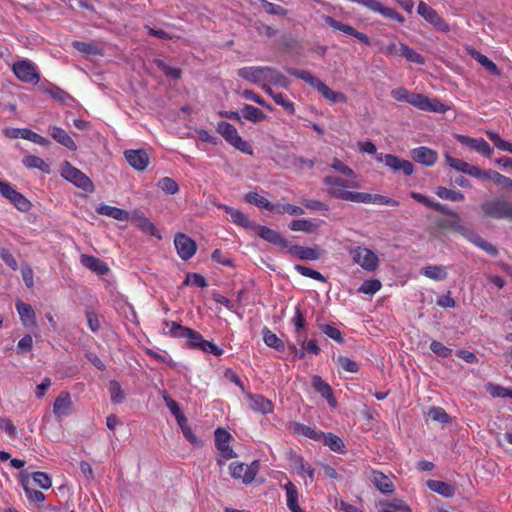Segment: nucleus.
Wrapping results in <instances>:
<instances>
[{
  "mask_svg": "<svg viewBox=\"0 0 512 512\" xmlns=\"http://www.w3.org/2000/svg\"><path fill=\"white\" fill-rule=\"evenodd\" d=\"M245 201L249 204H253L259 208L266 209L272 212L274 209V203L270 202L267 198L259 195L257 192L250 191L245 194Z\"/></svg>",
  "mask_w": 512,
  "mask_h": 512,
  "instance_id": "42",
  "label": "nucleus"
},
{
  "mask_svg": "<svg viewBox=\"0 0 512 512\" xmlns=\"http://www.w3.org/2000/svg\"><path fill=\"white\" fill-rule=\"evenodd\" d=\"M352 258L356 264L366 271H375L378 267L379 259L377 255L366 247H356L352 251Z\"/></svg>",
  "mask_w": 512,
  "mask_h": 512,
  "instance_id": "13",
  "label": "nucleus"
},
{
  "mask_svg": "<svg viewBox=\"0 0 512 512\" xmlns=\"http://www.w3.org/2000/svg\"><path fill=\"white\" fill-rule=\"evenodd\" d=\"M23 164L28 169H38L43 173H50V166L42 158L35 155H27L23 158Z\"/></svg>",
  "mask_w": 512,
  "mask_h": 512,
  "instance_id": "45",
  "label": "nucleus"
},
{
  "mask_svg": "<svg viewBox=\"0 0 512 512\" xmlns=\"http://www.w3.org/2000/svg\"><path fill=\"white\" fill-rule=\"evenodd\" d=\"M271 72L272 67L269 66H251L243 67L237 70L239 77L258 85L268 82V73Z\"/></svg>",
  "mask_w": 512,
  "mask_h": 512,
  "instance_id": "12",
  "label": "nucleus"
},
{
  "mask_svg": "<svg viewBox=\"0 0 512 512\" xmlns=\"http://www.w3.org/2000/svg\"><path fill=\"white\" fill-rule=\"evenodd\" d=\"M321 331L329 338L333 339L338 343H343L344 338L342 332L333 325L324 324L320 326Z\"/></svg>",
  "mask_w": 512,
  "mask_h": 512,
  "instance_id": "63",
  "label": "nucleus"
},
{
  "mask_svg": "<svg viewBox=\"0 0 512 512\" xmlns=\"http://www.w3.org/2000/svg\"><path fill=\"white\" fill-rule=\"evenodd\" d=\"M61 176L84 191L90 192L93 190V183L90 178L68 161L62 164Z\"/></svg>",
  "mask_w": 512,
  "mask_h": 512,
  "instance_id": "8",
  "label": "nucleus"
},
{
  "mask_svg": "<svg viewBox=\"0 0 512 512\" xmlns=\"http://www.w3.org/2000/svg\"><path fill=\"white\" fill-rule=\"evenodd\" d=\"M157 186L164 192L170 195H174L179 191V186L175 180L170 177L161 178Z\"/></svg>",
  "mask_w": 512,
  "mask_h": 512,
  "instance_id": "61",
  "label": "nucleus"
},
{
  "mask_svg": "<svg viewBox=\"0 0 512 512\" xmlns=\"http://www.w3.org/2000/svg\"><path fill=\"white\" fill-rule=\"evenodd\" d=\"M358 147L361 152L375 154L377 162H384L394 172L402 171L405 176H411L414 172L413 164L409 160L400 159L393 154L377 153L376 145L371 141H360Z\"/></svg>",
  "mask_w": 512,
  "mask_h": 512,
  "instance_id": "3",
  "label": "nucleus"
},
{
  "mask_svg": "<svg viewBox=\"0 0 512 512\" xmlns=\"http://www.w3.org/2000/svg\"><path fill=\"white\" fill-rule=\"evenodd\" d=\"M382 287L378 279L365 280L359 288V292L363 294L373 295L378 292Z\"/></svg>",
  "mask_w": 512,
  "mask_h": 512,
  "instance_id": "62",
  "label": "nucleus"
},
{
  "mask_svg": "<svg viewBox=\"0 0 512 512\" xmlns=\"http://www.w3.org/2000/svg\"><path fill=\"white\" fill-rule=\"evenodd\" d=\"M216 131L235 149L248 155L253 154L251 145L242 139L236 127L231 123L226 121H219L217 123Z\"/></svg>",
  "mask_w": 512,
  "mask_h": 512,
  "instance_id": "6",
  "label": "nucleus"
},
{
  "mask_svg": "<svg viewBox=\"0 0 512 512\" xmlns=\"http://www.w3.org/2000/svg\"><path fill=\"white\" fill-rule=\"evenodd\" d=\"M49 133L57 143L66 147L70 151H75L77 149L75 141L63 128L58 126H51L49 128Z\"/></svg>",
  "mask_w": 512,
  "mask_h": 512,
  "instance_id": "28",
  "label": "nucleus"
},
{
  "mask_svg": "<svg viewBox=\"0 0 512 512\" xmlns=\"http://www.w3.org/2000/svg\"><path fill=\"white\" fill-rule=\"evenodd\" d=\"M268 82L272 83L275 86H280L283 88H288L290 86V80L273 67L272 72L268 73Z\"/></svg>",
  "mask_w": 512,
  "mask_h": 512,
  "instance_id": "59",
  "label": "nucleus"
},
{
  "mask_svg": "<svg viewBox=\"0 0 512 512\" xmlns=\"http://www.w3.org/2000/svg\"><path fill=\"white\" fill-rule=\"evenodd\" d=\"M12 71L21 82L37 84L40 81V74L36 64L28 59L15 62L12 66Z\"/></svg>",
  "mask_w": 512,
  "mask_h": 512,
  "instance_id": "9",
  "label": "nucleus"
},
{
  "mask_svg": "<svg viewBox=\"0 0 512 512\" xmlns=\"http://www.w3.org/2000/svg\"><path fill=\"white\" fill-rule=\"evenodd\" d=\"M416 108L422 111L437 113H445L448 110V107L445 104H443L439 99H430L429 97L423 94H420Z\"/></svg>",
  "mask_w": 512,
  "mask_h": 512,
  "instance_id": "26",
  "label": "nucleus"
},
{
  "mask_svg": "<svg viewBox=\"0 0 512 512\" xmlns=\"http://www.w3.org/2000/svg\"><path fill=\"white\" fill-rule=\"evenodd\" d=\"M16 309L24 325H35L36 314L30 304L18 300L16 302Z\"/></svg>",
  "mask_w": 512,
  "mask_h": 512,
  "instance_id": "35",
  "label": "nucleus"
},
{
  "mask_svg": "<svg viewBox=\"0 0 512 512\" xmlns=\"http://www.w3.org/2000/svg\"><path fill=\"white\" fill-rule=\"evenodd\" d=\"M472 57L491 74L497 76L500 75V69L497 67V65L484 54L475 51L472 53Z\"/></svg>",
  "mask_w": 512,
  "mask_h": 512,
  "instance_id": "53",
  "label": "nucleus"
},
{
  "mask_svg": "<svg viewBox=\"0 0 512 512\" xmlns=\"http://www.w3.org/2000/svg\"><path fill=\"white\" fill-rule=\"evenodd\" d=\"M483 216L489 219L512 221V204L504 199H492L481 204Z\"/></svg>",
  "mask_w": 512,
  "mask_h": 512,
  "instance_id": "7",
  "label": "nucleus"
},
{
  "mask_svg": "<svg viewBox=\"0 0 512 512\" xmlns=\"http://www.w3.org/2000/svg\"><path fill=\"white\" fill-rule=\"evenodd\" d=\"M456 139L463 145L477 151L481 155L490 158L493 154V148L483 138H472L467 135H457Z\"/></svg>",
  "mask_w": 512,
  "mask_h": 512,
  "instance_id": "17",
  "label": "nucleus"
},
{
  "mask_svg": "<svg viewBox=\"0 0 512 512\" xmlns=\"http://www.w3.org/2000/svg\"><path fill=\"white\" fill-rule=\"evenodd\" d=\"M163 324L164 335L171 338L186 339L187 348L200 350L204 338L199 332L171 320H164Z\"/></svg>",
  "mask_w": 512,
  "mask_h": 512,
  "instance_id": "5",
  "label": "nucleus"
},
{
  "mask_svg": "<svg viewBox=\"0 0 512 512\" xmlns=\"http://www.w3.org/2000/svg\"><path fill=\"white\" fill-rule=\"evenodd\" d=\"M289 229L292 231L315 233L319 229V223L308 219L292 220L289 223Z\"/></svg>",
  "mask_w": 512,
  "mask_h": 512,
  "instance_id": "40",
  "label": "nucleus"
},
{
  "mask_svg": "<svg viewBox=\"0 0 512 512\" xmlns=\"http://www.w3.org/2000/svg\"><path fill=\"white\" fill-rule=\"evenodd\" d=\"M420 273L434 281H443L447 278L446 268L442 265H428L421 269Z\"/></svg>",
  "mask_w": 512,
  "mask_h": 512,
  "instance_id": "38",
  "label": "nucleus"
},
{
  "mask_svg": "<svg viewBox=\"0 0 512 512\" xmlns=\"http://www.w3.org/2000/svg\"><path fill=\"white\" fill-rule=\"evenodd\" d=\"M241 115L243 118L253 123H260L267 117V115L262 110L250 104H245L242 107Z\"/></svg>",
  "mask_w": 512,
  "mask_h": 512,
  "instance_id": "39",
  "label": "nucleus"
},
{
  "mask_svg": "<svg viewBox=\"0 0 512 512\" xmlns=\"http://www.w3.org/2000/svg\"><path fill=\"white\" fill-rule=\"evenodd\" d=\"M15 137H21L22 139L31 141L40 146H48L50 144V141L48 139L42 137L38 133L28 128L17 130V134L15 135Z\"/></svg>",
  "mask_w": 512,
  "mask_h": 512,
  "instance_id": "46",
  "label": "nucleus"
},
{
  "mask_svg": "<svg viewBox=\"0 0 512 512\" xmlns=\"http://www.w3.org/2000/svg\"><path fill=\"white\" fill-rule=\"evenodd\" d=\"M400 56L411 63L419 65H423L425 63V59L420 53L404 43H400Z\"/></svg>",
  "mask_w": 512,
  "mask_h": 512,
  "instance_id": "47",
  "label": "nucleus"
},
{
  "mask_svg": "<svg viewBox=\"0 0 512 512\" xmlns=\"http://www.w3.org/2000/svg\"><path fill=\"white\" fill-rule=\"evenodd\" d=\"M445 163L456 171L468 174L472 176V169H474V165H470L466 161L458 158H454L449 154H445Z\"/></svg>",
  "mask_w": 512,
  "mask_h": 512,
  "instance_id": "44",
  "label": "nucleus"
},
{
  "mask_svg": "<svg viewBox=\"0 0 512 512\" xmlns=\"http://www.w3.org/2000/svg\"><path fill=\"white\" fill-rule=\"evenodd\" d=\"M486 135L493 142L497 149L512 154V143L502 139L499 133L488 130L486 131Z\"/></svg>",
  "mask_w": 512,
  "mask_h": 512,
  "instance_id": "50",
  "label": "nucleus"
},
{
  "mask_svg": "<svg viewBox=\"0 0 512 512\" xmlns=\"http://www.w3.org/2000/svg\"><path fill=\"white\" fill-rule=\"evenodd\" d=\"M294 467L300 476H307L308 480H305V485L312 484L315 480V469L304 460L302 456H297L294 460Z\"/></svg>",
  "mask_w": 512,
  "mask_h": 512,
  "instance_id": "32",
  "label": "nucleus"
},
{
  "mask_svg": "<svg viewBox=\"0 0 512 512\" xmlns=\"http://www.w3.org/2000/svg\"><path fill=\"white\" fill-rule=\"evenodd\" d=\"M379 510H389L391 512H411L409 505L398 498L381 501Z\"/></svg>",
  "mask_w": 512,
  "mask_h": 512,
  "instance_id": "43",
  "label": "nucleus"
},
{
  "mask_svg": "<svg viewBox=\"0 0 512 512\" xmlns=\"http://www.w3.org/2000/svg\"><path fill=\"white\" fill-rule=\"evenodd\" d=\"M252 5L260 3L262 9L270 15L286 16L287 10L280 5L271 3L267 0H250Z\"/></svg>",
  "mask_w": 512,
  "mask_h": 512,
  "instance_id": "48",
  "label": "nucleus"
},
{
  "mask_svg": "<svg viewBox=\"0 0 512 512\" xmlns=\"http://www.w3.org/2000/svg\"><path fill=\"white\" fill-rule=\"evenodd\" d=\"M288 248L289 253L300 260L316 261L321 256L318 248L304 247L301 245H291Z\"/></svg>",
  "mask_w": 512,
  "mask_h": 512,
  "instance_id": "27",
  "label": "nucleus"
},
{
  "mask_svg": "<svg viewBox=\"0 0 512 512\" xmlns=\"http://www.w3.org/2000/svg\"><path fill=\"white\" fill-rule=\"evenodd\" d=\"M72 46L79 52L86 54V55H102V49L93 44L83 41H73Z\"/></svg>",
  "mask_w": 512,
  "mask_h": 512,
  "instance_id": "51",
  "label": "nucleus"
},
{
  "mask_svg": "<svg viewBox=\"0 0 512 512\" xmlns=\"http://www.w3.org/2000/svg\"><path fill=\"white\" fill-rule=\"evenodd\" d=\"M124 156L129 165L137 171H144L149 164V156L143 149L126 150Z\"/></svg>",
  "mask_w": 512,
  "mask_h": 512,
  "instance_id": "20",
  "label": "nucleus"
},
{
  "mask_svg": "<svg viewBox=\"0 0 512 512\" xmlns=\"http://www.w3.org/2000/svg\"><path fill=\"white\" fill-rule=\"evenodd\" d=\"M322 441L326 446H328L332 451L342 453L344 452V443L340 437L333 433H324V437Z\"/></svg>",
  "mask_w": 512,
  "mask_h": 512,
  "instance_id": "52",
  "label": "nucleus"
},
{
  "mask_svg": "<svg viewBox=\"0 0 512 512\" xmlns=\"http://www.w3.org/2000/svg\"><path fill=\"white\" fill-rule=\"evenodd\" d=\"M391 96L396 101L406 102V103H409L412 106L416 107L420 93L409 92L404 87H398L391 91Z\"/></svg>",
  "mask_w": 512,
  "mask_h": 512,
  "instance_id": "37",
  "label": "nucleus"
},
{
  "mask_svg": "<svg viewBox=\"0 0 512 512\" xmlns=\"http://www.w3.org/2000/svg\"><path fill=\"white\" fill-rule=\"evenodd\" d=\"M287 73L296 78L304 80L311 87L318 90L321 95L332 103H344L347 97L342 92L333 91L322 80L313 76L310 72L296 68H287Z\"/></svg>",
  "mask_w": 512,
  "mask_h": 512,
  "instance_id": "4",
  "label": "nucleus"
},
{
  "mask_svg": "<svg viewBox=\"0 0 512 512\" xmlns=\"http://www.w3.org/2000/svg\"><path fill=\"white\" fill-rule=\"evenodd\" d=\"M425 20L441 32L450 31L449 24L438 14L435 9L428 17L425 18Z\"/></svg>",
  "mask_w": 512,
  "mask_h": 512,
  "instance_id": "56",
  "label": "nucleus"
},
{
  "mask_svg": "<svg viewBox=\"0 0 512 512\" xmlns=\"http://www.w3.org/2000/svg\"><path fill=\"white\" fill-rule=\"evenodd\" d=\"M109 392L111 396V402L114 404L122 403L125 399V394L121 388V385L116 380L109 382Z\"/></svg>",
  "mask_w": 512,
  "mask_h": 512,
  "instance_id": "57",
  "label": "nucleus"
},
{
  "mask_svg": "<svg viewBox=\"0 0 512 512\" xmlns=\"http://www.w3.org/2000/svg\"><path fill=\"white\" fill-rule=\"evenodd\" d=\"M80 261L83 266L98 275H105L109 272L108 265L103 260L95 256L83 254L81 255Z\"/></svg>",
  "mask_w": 512,
  "mask_h": 512,
  "instance_id": "29",
  "label": "nucleus"
},
{
  "mask_svg": "<svg viewBox=\"0 0 512 512\" xmlns=\"http://www.w3.org/2000/svg\"><path fill=\"white\" fill-rule=\"evenodd\" d=\"M231 434L223 428L215 430V446L219 450L224 459H231L236 457L235 452L230 447Z\"/></svg>",
  "mask_w": 512,
  "mask_h": 512,
  "instance_id": "19",
  "label": "nucleus"
},
{
  "mask_svg": "<svg viewBox=\"0 0 512 512\" xmlns=\"http://www.w3.org/2000/svg\"><path fill=\"white\" fill-rule=\"evenodd\" d=\"M411 157L417 163H420L426 167H431L437 162L438 154L435 150L429 147L421 146L412 149Z\"/></svg>",
  "mask_w": 512,
  "mask_h": 512,
  "instance_id": "21",
  "label": "nucleus"
},
{
  "mask_svg": "<svg viewBox=\"0 0 512 512\" xmlns=\"http://www.w3.org/2000/svg\"><path fill=\"white\" fill-rule=\"evenodd\" d=\"M410 197L415 201L425 205L426 207L432 208L442 214L452 217V219L437 218L435 223L438 229L453 230L461 234L463 237H467L471 229L465 227L460 223L459 214L457 212L449 209L446 205H443L439 202H434L427 196L418 192H411Z\"/></svg>",
  "mask_w": 512,
  "mask_h": 512,
  "instance_id": "2",
  "label": "nucleus"
},
{
  "mask_svg": "<svg viewBox=\"0 0 512 512\" xmlns=\"http://www.w3.org/2000/svg\"><path fill=\"white\" fill-rule=\"evenodd\" d=\"M295 270L301 274L302 276L311 278L316 281L320 282H326L327 278L321 274L319 271H316L310 267L304 266V265H295Z\"/></svg>",
  "mask_w": 512,
  "mask_h": 512,
  "instance_id": "58",
  "label": "nucleus"
},
{
  "mask_svg": "<svg viewBox=\"0 0 512 512\" xmlns=\"http://www.w3.org/2000/svg\"><path fill=\"white\" fill-rule=\"evenodd\" d=\"M0 195L8 199L19 211L28 212L32 204L20 192H18L9 182L0 179Z\"/></svg>",
  "mask_w": 512,
  "mask_h": 512,
  "instance_id": "11",
  "label": "nucleus"
},
{
  "mask_svg": "<svg viewBox=\"0 0 512 512\" xmlns=\"http://www.w3.org/2000/svg\"><path fill=\"white\" fill-rule=\"evenodd\" d=\"M22 485H23V489L25 491L26 497L30 502L42 503L45 500V495L43 494V492L31 488L29 486L28 481H23Z\"/></svg>",
  "mask_w": 512,
  "mask_h": 512,
  "instance_id": "60",
  "label": "nucleus"
},
{
  "mask_svg": "<svg viewBox=\"0 0 512 512\" xmlns=\"http://www.w3.org/2000/svg\"><path fill=\"white\" fill-rule=\"evenodd\" d=\"M291 431L294 435L304 436L314 441L321 442L324 437V432L317 430L315 427L307 426L305 424L294 422L291 425Z\"/></svg>",
  "mask_w": 512,
  "mask_h": 512,
  "instance_id": "25",
  "label": "nucleus"
},
{
  "mask_svg": "<svg viewBox=\"0 0 512 512\" xmlns=\"http://www.w3.org/2000/svg\"><path fill=\"white\" fill-rule=\"evenodd\" d=\"M259 462L253 461L251 464H245L242 462H232L229 465L230 475L234 479H240L244 484H250L254 481L256 475L259 472Z\"/></svg>",
  "mask_w": 512,
  "mask_h": 512,
  "instance_id": "10",
  "label": "nucleus"
},
{
  "mask_svg": "<svg viewBox=\"0 0 512 512\" xmlns=\"http://www.w3.org/2000/svg\"><path fill=\"white\" fill-rule=\"evenodd\" d=\"M436 195L444 200H450V201H462L464 200L465 196L462 192L448 189L443 186H439L436 188L435 191Z\"/></svg>",
  "mask_w": 512,
  "mask_h": 512,
  "instance_id": "54",
  "label": "nucleus"
},
{
  "mask_svg": "<svg viewBox=\"0 0 512 512\" xmlns=\"http://www.w3.org/2000/svg\"><path fill=\"white\" fill-rule=\"evenodd\" d=\"M285 492H286V498H287V507L291 512H305L298 503V490L296 486L291 482L288 481L283 486Z\"/></svg>",
  "mask_w": 512,
  "mask_h": 512,
  "instance_id": "34",
  "label": "nucleus"
},
{
  "mask_svg": "<svg viewBox=\"0 0 512 512\" xmlns=\"http://www.w3.org/2000/svg\"><path fill=\"white\" fill-rule=\"evenodd\" d=\"M133 221L142 232L156 237L157 239H162V235L160 234L157 227L143 214L135 216Z\"/></svg>",
  "mask_w": 512,
  "mask_h": 512,
  "instance_id": "36",
  "label": "nucleus"
},
{
  "mask_svg": "<svg viewBox=\"0 0 512 512\" xmlns=\"http://www.w3.org/2000/svg\"><path fill=\"white\" fill-rule=\"evenodd\" d=\"M174 246L178 256L183 261L191 259L197 251L196 242L184 233H177L175 235Z\"/></svg>",
  "mask_w": 512,
  "mask_h": 512,
  "instance_id": "14",
  "label": "nucleus"
},
{
  "mask_svg": "<svg viewBox=\"0 0 512 512\" xmlns=\"http://www.w3.org/2000/svg\"><path fill=\"white\" fill-rule=\"evenodd\" d=\"M339 366L346 372L357 373L359 371V364L346 356H339L337 359Z\"/></svg>",
  "mask_w": 512,
  "mask_h": 512,
  "instance_id": "64",
  "label": "nucleus"
},
{
  "mask_svg": "<svg viewBox=\"0 0 512 512\" xmlns=\"http://www.w3.org/2000/svg\"><path fill=\"white\" fill-rule=\"evenodd\" d=\"M72 408L71 396L68 392L60 393L53 404L54 415L61 420L64 416L69 415Z\"/></svg>",
  "mask_w": 512,
  "mask_h": 512,
  "instance_id": "23",
  "label": "nucleus"
},
{
  "mask_svg": "<svg viewBox=\"0 0 512 512\" xmlns=\"http://www.w3.org/2000/svg\"><path fill=\"white\" fill-rule=\"evenodd\" d=\"M428 487L444 497H451L454 494V487L446 482L439 480H430L428 482Z\"/></svg>",
  "mask_w": 512,
  "mask_h": 512,
  "instance_id": "49",
  "label": "nucleus"
},
{
  "mask_svg": "<svg viewBox=\"0 0 512 512\" xmlns=\"http://www.w3.org/2000/svg\"><path fill=\"white\" fill-rule=\"evenodd\" d=\"M323 184L327 187L326 193L335 199L355 203L388 205L393 207L399 206L397 200L387 196L349 191V187H357V184H350L347 179H343L339 176L327 175L323 178Z\"/></svg>",
  "mask_w": 512,
  "mask_h": 512,
  "instance_id": "1",
  "label": "nucleus"
},
{
  "mask_svg": "<svg viewBox=\"0 0 512 512\" xmlns=\"http://www.w3.org/2000/svg\"><path fill=\"white\" fill-rule=\"evenodd\" d=\"M312 387L318 392L323 398H325L331 407H336L337 401L334 397L332 387L322 379L319 375L312 377Z\"/></svg>",
  "mask_w": 512,
  "mask_h": 512,
  "instance_id": "22",
  "label": "nucleus"
},
{
  "mask_svg": "<svg viewBox=\"0 0 512 512\" xmlns=\"http://www.w3.org/2000/svg\"><path fill=\"white\" fill-rule=\"evenodd\" d=\"M96 212L100 215L108 216L118 221L129 220V212L115 206L101 204L96 208Z\"/></svg>",
  "mask_w": 512,
  "mask_h": 512,
  "instance_id": "31",
  "label": "nucleus"
},
{
  "mask_svg": "<svg viewBox=\"0 0 512 512\" xmlns=\"http://www.w3.org/2000/svg\"><path fill=\"white\" fill-rule=\"evenodd\" d=\"M324 20H325V23L327 25H329L330 27H332L333 29L339 30V31H341V32H343V33H345V34H347L349 36H352V37L356 38L357 40H359L360 42H362L366 46H370L371 45L370 38L366 34L357 31L351 25L344 24V23L336 20L335 18H333L331 16H325Z\"/></svg>",
  "mask_w": 512,
  "mask_h": 512,
  "instance_id": "15",
  "label": "nucleus"
},
{
  "mask_svg": "<svg viewBox=\"0 0 512 512\" xmlns=\"http://www.w3.org/2000/svg\"><path fill=\"white\" fill-rule=\"evenodd\" d=\"M262 336L264 343L270 347L275 349L278 352H283L285 350L284 342L269 328L264 327L262 329Z\"/></svg>",
  "mask_w": 512,
  "mask_h": 512,
  "instance_id": "41",
  "label": "nucleus"
},
{
  "mask_svg": "<svg viewBox=\"0 0 512 512\" xmlns=\"http://www.w3.org/2000/svg\"><path fill=\"white\" fill-rule=\"evenodd\" d=\"M218 207L223 209L230 216L234 224L245 229H252L254 227L255 223L251 222L248 216L242 211L225 204H220Z\"/></svg>",
  "mask_w": 512,
  "mask_h": 512,
  "instance_id": "24",
  "label": "nucleus"
},
{
  "mask_svg": "<svg viewBox=\"0 0 512 512\" xmlns=\"http://www.w3.org/2000/svg\"><path fill=\"white\" fill-rule=\"evenodd\" d=\"M371 479L373 484L381 491L383 494H390L394 492V485L390 478L386 476L384 473L378 470H374L371 475Z\"/></svg>",
  "mask_w": 512,
  "mask_h": 512,
  "instance_id": "33",
  "label": "nucleus"
},
{
  "mask_svg": "<svg viewBox=\"0 0 512 512\" xmlns=\"http://www.w3.org/2000/svg\"><path fill=\"white\" fill-rule=\"evenodd\" d=\"M245 395L249 402V407L252 411L262 415H267L274 411L273 402L263 395L253 394L250 392H247Z\"/></svg>",
  "mask_w": 512,
  "mask_h": 512,
  "instance_id": "18",
  "label": "nucleus"
},
{
  "mask_svg": "<svg viewBox=\"0 0 512 512\" xmlns=\"http://www.w3.org/2000/svg\"><path fill=\"white\" fill-rule=\"evenodd\" d=\"M466 239L492 257H496L499 254V251L496 248V246L482 238L478 233H476L472 229L468 233Z\"/></svg>",
  "mask_w": 512,
  "mask_h": 512,
  "instance_id": "30",
  "label": "nucleus"
},
{
  "mask_svg": "<svg viewBox=\"0 0 512 512\" xmlns=\"http://www.w3.org/2000/svg\"><path fill=\"white\" fill-rule=\"evenodd\" d=\"M272 212L277 214H289L293 216H300L304 214V210L302 207L293 205V204H274V209H272Z\"/></svg>",
  "mask_w": 512,
  "mask_h": 512,
  "instance_id": "55",
  "label": "nucleus"
},
{
  "mask_svg": "<svg viewBox=\"0 0 512 512\" xmlns=\"http://www.w3.org/2000/svg\"><path fill=\"white\" fill-rule=\"evenodd\" d=\"M252 230H254L260 238L273 245L279 246L281 248L289 247V242L279 232L267 226L255 224Z\"/></svg>",
  "mask_w": 512,
  "mask_h": 512,
  "instance_id": "16",
  "label": "nucleus"
}]
</instances>
